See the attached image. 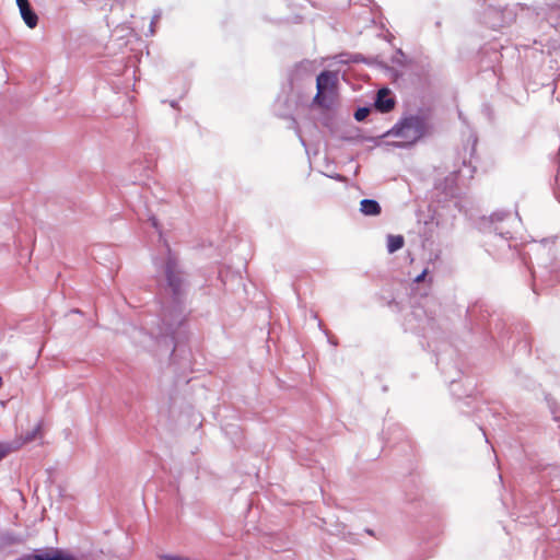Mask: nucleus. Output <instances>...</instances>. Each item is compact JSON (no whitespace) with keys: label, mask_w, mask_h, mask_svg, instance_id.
Masks as SVG:
<instances>
[{"label":"nucleus","mask_w":560,"mask_h":560,"mask_svg":"<svg viewBox=\"0 0 560 560\" xmlns=\"http://www.w3.org/2000/svg\"><path fill=\"white\" fill-rule=\"evenodd\" d=\"M164 259H155L154 265L162 270L160 284L161 312L155 327H135L131 332L132 341L142 347H148V341L155 340L176 349L175 334L186 320V296L188 290L187 275L180 266L178 257L167 246Z\"/></svg>","instance_id":"f257e3e1"},{"label":"nucleus","mask_w":560,"mask_h":560,"mask_svg":"<svg viewBox=\"0 0 560 560\" xmlns=\"http://www.w3.org/2000/svg\"><path fill=\"white\" fill-rule=\"evenodd\" d=\"M432 131L430 117L424 112L409 114L401 117L385 136L402 140L400 148L412 145Z\"/></svg>","instance_id":"f03ea898"},{"label":"nucleus","mask_w":560,"mask_h":560,"mask_svg":"<svg viewBox=\"0 0 560 560\" xmlns=\"http://www.w3.org/2000/svg\"><path fill=\"white\" fill-rule=\"evenodd\" d=\"M514 19L515 12L509 9L508 5L488 3L483 10L481 23L492 30H498L510 24Z\"/></svg>","instance_id":"7ed1b4c3"},{"label":"nucleus","mask_w":560,"mask_h":560,"mask_svg":"<svg viewBox=\"0 0 560 560\" xmlns=\"http://www.w3.org/2000/svg\"><path fill=\"white\" fill-rule=\"evenodd\" d=\"M315 61L302 60L296 63L289 73V82L291 88L298 86L305 81H312L313 74L316 71Z\"/></svg>","instance_id":"20e7f679"},{"label":"nucleus","mask_w":560,"mask_h":560,"mask_svg":"<svg viewBox=\"0 0 560 560\" xmlns=\"http://www.w3.org/2000/svg\"><path fill=\"white\" fill-rule=\"evenodd\" d=\"M506 221H515V219L512 218L510 212H494L490 217L492 232L495 235L503 238L504 241H509L512 238V232L508 226Z\"/></svg>","instance_id":"39448f33"},{"label":"nucleus","mask_w":560,"mask_h":560,"mask_svg":"<svg viewBox=\"0 0 560 560\" xmlns=\"http://www.w3.org/2000/svg\"><path fill=\"white\" fill-rule=\"evenodd\" d=\"M395 98L390 96L388 89H381L375 97L374 107L381 113H389L395 107Z\"/></svg>","instance_id":"423d86ee"},{"label":"nucleus","mask_w":560,"mask_h":560,"mask_svg":"<svg viewBox=\"0 0 560 560\" xmlns=\"http://www.w3.org/2000/svg\"><path fill=\"white\" fill-rule=\"evenodd\" d=\"M32 2H16L21 18L24 23L30 27L34 28L38 23V15L31 4Z\"/></svg>","instance_id":"0eeeda50"},{"label":"nucleus","mask_w":560,"mask_h":560,"mask_svg":"<svg viewBox=\"0 0 560 560\" xmlns=\"http://www.w3.org/2000/svg\"><path fill=\"white\" fill-rule=\"evenodd\" d=\"M337 77L334 72L324 70L316 78V89L318 92L329 90L335 86Z\"/></svg>","instance_id":"6e6552de"},{"label":"nucleus","mask_w":560,"mask_h":560,"mask_svg":"<svg viewBox=\"0 0 560 560\" xmlns=\"http://www.w3.org/2000/svg\"><path fill=\"white\" fill-rule=\"evenodd\" d=\"M381 211V205L375 199H362L360 201V212L366 217H376Z\"/></svg>","instance_id":"1a4fd4ad"},{"label":"nucleus","mask_w":560,"mask_h":560,"mask_svg":"<svg viewBox=\"0 0 560 560\" xmlns=\"http://www.w3.org/2000/svg\"><path fill=\"white\" fill-rule=\"evenodd\" d=\"M40 430H42V423L39 422L32 430L25 432L20 438V441L16 443V445L14 447L10 443H5V444L10 446V448H11L10 452H12L13 450L19 448L23 444L34 441L37 438V435L39 434Z\"/></svg>","instance_id":"9d476101"},{"label":"nucleus","mask_w":560,"mask_h":560,"mask_svg":"<svg viewBox=\"0 0 560 560\" xmlns=\"http://www.w3.org/2000/svg\"><path fill=\"white\" fill-rule=\"evenodd\" d=\"M404 244H405V238L402 235H393V234L387 235L386 247H387V252L389 254H394L397 250H399L400 248H402Z\"/></svg>","instance_id":"9b49d317"},{"label":"nucleus","mask_w":560,"mask_h":560,"mask_svg":"<svg viewBox=\"0 0 560 560\" xmlns=\"http://www.w3.org/2000/svg\"><path fill=\"white\" fill-rule=\"evenodd\" d=\"M338 62L340 63H359V62H366V59L361 54H340L337 56Z\"/></svg>","instance_id":"f8f14e48"},{"label":"nucleus","mask_w":560,"mask_h":560,"mask_svg":"<svg viewBox=\"0 0 560 560\" xmlns=\"http://www.w3.org/2000/svg\"><path fill=\"white\" fill-rule=\"evenodd\" d=\"M371 112L372 108L370 106L358 107L353 115L354 119L357 121H363L370 115Z\"/></svg>","instance_id":"ddd939ff"},{"label":"nucleus","mask_w":560,"mask_h":560,"mask_svg":"<svg viewBox=\"0 0 560 560\" xmlns=\"http://www.w3.org/2000/svg\"><path fill=\"white\" fill-rule=\"evenodd\" d=\"M546 400L548 402L549 409L553 416L556 421H560V409L556 401H553L549 396H546Z\"/></svg>","instance_id":"4468645a"},{"label":"nucleus","mask_w":560,"mask_h":560,"mask_svg":"<svg viewBox=\"0 0 560 560\" xmlns=\"http://www.w3.org/2000/svg\"><path fill=\"white\" fill-rule=\"evenodd\" d=\"M314 103L320 105V106H325L327 107L328 105L326 104V96H325V92L320 90V92L317 91L316 95L314 96Z\"/></svg>","instance_id":"2eb2a0df"},{"label":"nucleus","mask_w":560,"mask_h":560,"mask_svg":"<svg viewBox=\"0 0 560 560\" xmlns=\"http://www.w3.org/2000/svg\"><path fill=\"white\" fill-rule=\"evenodd\" d=\"M10 446L7 444H0V459L4 458L10 453Z\"/></svg>","instance_id":"dca6fc26"},{"label":"nucleus","mask_w":560,"mask_h":560,"mask_svg":"<svg viewBox=\"0 0 560 560\" xmlns=\"http://www.w3.org/2000/svg\"><path fill=\"white\" fill-rule=\"evenodd\" d=\"M427 275H428V269H423L418 276L415 277L413 282L420 283V282L424 281Z\"/></svg>","instance_id":"f3484780"},{"label":"nucleus","mask_w":560,"mask_h":560,"mask_svg":"<svg viewBox=\"0 0 560 560\" xmlns=\"http://www.w3.org/2000/svg\"><path fill=\"white\" fill-rule=\"evenodd\" d=\"M410 315H412V316H415L417 318H420L422 315H424V311L421 307H413V310L411 311Z\"/></svg>","instance_id":"a211bd4d"},{"label":"nucleus","mask_w":560,"mask_h":560,"mask_svg":"<svg viewBox=\"0 0 560 560\" xmlns=\"http://www.w3.org/2000/svg\"><path fill=\"white\" fill-rule=\"evenodd\" d=\"M154 25L155 24H151V22L149 23V27H148V31L145 32V36H153L155 34Z\"/></svg>","instance_id":"6ab92c4d"},{"label":"nucleus","mask_w":560,"mask_h":560,"mask_svg":"<svg viewBox=\"0 0 560 560\" xmlns=\"http://www.w3.org/2000/svg\"><path fill=\"white\" fill-rule=\"evenodd\" d=\"M161 19V11H158L153 14V16L151 18V24H156L159 22V20Z\"/></svg>","instance_id":"aec40b11"},{"label":"nucleus","mask_w":560,"mask_h":560,"mask_svg":"<svg viewBox=\"0 0 560 560\" xmlns=\"http://www.w3.org/2000/svg\"><path fill=\"white\" fill-rule=\"evenodd\" d=\"M161 19V11H158L153 14V16L151 18V24H156L159 22V20Z\"/></svg>","instance_id":"412c9836"},{"label":"nucleus","mask_w":560,"mask_h":560,"mask_svg":"<svg viewBox=\"0 0 560 560\" xmlns=\"http://www.w3.org/2000/svg\"><path fill=\"white\" fill-rule=\"evenodd\" d=\"M121 4H122V2H116V4H115V5H112L110 10H114V9H121V7H122Z\"/></svg>","instance_id":"4be33fe9"},{"label":"nucleus","mask_w":560,"mask_h":560,"mask_svg":"<svg viewBox=\"0 0 560 560\" xmlns=\"http://www.w3.org/2000/svg\"><path fill=\"white\" fill-rule=\"evenodd\" d=\"M329 177H330V178H336V179H338V180H341V179L343 178V176H342V175H340V174L329 175Z\"/></svg>","instance_id":"5701e85b"},{"label":"nucleus","mask_w":560,"mask_h":560,"mask_svg":"<svg viewBox=\"0 0 560 560\" xmlns=\"http://www.w3.org/2000/svg\"><path fill=\"white\" fill-rule=\"evenodd\" d=\"M152 225L158 228V220L155 218H151Z\"/></svg>","instance_id":"b1692460"},{"label":"nucleus","mask_w":560,"mask_h":560,"mask_svg":"<svg viewBox=\"0 0 560 560\" xmlns=\"http://www.w3.org/2000/svg\"><path fill=\"white\" fill-rule=\"evenodd\" d=\"M299 138H300V141H301L302 145H304V147H305V145H306L305 140H304V139L302 138V136H300V135H299Z\"/></svg>","instance_id":"393cba45"},{"label":"nucleus","mask_w":560,"mask_h":560,"mask_svg":"<svg viewBox=\"0 0 560 560\" xmlns=\"http://www.w3.org/2000/svg\"><path fill=\"white\" fill-rule=\"evenodd\" d=\"M170 104H171L172 107H176L177 106V102L176 101H172Z\"/></svg>","instance_id":"a878e982"},{"label":"nucleus","mask_w":560,"mask_h":560,"mask_svg":"<svg viewBox=\"0 0 560 560\" xmlns=\"http://www.w3.org/2000/svg\"><path fill=\"white\" fill-rule=\"evenodd\" d=\"M450 383H451V385L453 386V385H455V384H456V380H455V378H452V380L450 381Z\"/></svg>","instance_id":"bb28decb"},{"label":"nucleus","mask_w":560,"mask_h":560,"mask_svg":"<svg viewBox=\"0 0 560 560\" xmlns=\"http://www.w3.org/2000/svg\"><path fill=\"white\" fill-rule=\"evenodd\" d=\"M366 533L370 534V535L373 534V532L371 529H366Z\"/></svg>","instance_id":"cd10ccee"},{"label":"nucleus","mask_w":560,"mask_h":560,"mask_svg":"<svg viewBox=\"0 0 560 560\" xmlns=\"http://www.w3.org/2000/svg\"><path fill=\"white\" fill-rule=\"evenodd\" d=\"M329 341L334 345V346H337V342L336 341H332L329 339Z\"/></svg>","instance_id":"c85d7f7f"}]
</instances>
